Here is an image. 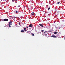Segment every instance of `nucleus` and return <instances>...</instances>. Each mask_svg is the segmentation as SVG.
Returning a JSON list of instances; mask_svg holds the SVG:
<instances>
[{
	"label": "nucleus",
	"mask_w": 65,
	"mask_h": 65,
	"mask_svg": "<svg viewBox=\"0 0 65 65\" xmlns=\"http://www.w3.org/2000/svg\"><path fill=\"white\" fill-rule=\"evenodd\" d=\"M12 25V22H9L8 24L9 27H11V25Z\"/></svg>",
	"instance_id": "nucleus-1"
},
{
	"label": "nucleus",
	"mask_w": 65,
	"mask_h": 65,
	"mask_svg": "<svg viewBox=\"0 0 65 65\" xmlns=\"http://www.w3.org/2000/svg\"><path fill=\"white\" fill-rule=\"evenodd\" d=\"M44 35H45V36H46L48 34V32H47V31H45L44 32Z\"/></svg>",
	"instance_id": "nucleus-2"
},
{
	"label": "nucleus",
	"mask_w": 65,
	"mask_h": 65,
	"mask_svg": "<svg viewBox=\"0 0 65 65\" xmlns=\"http://www.w3.org/2000/svg\"><path fill=\"white\" fill-rule=\"evenodd\" d=\"M52 38H57V37L56 36L53 35L51 36Z\"/></svg>",
	"instance_id": "nucleus-3"
},
{
	"label": "nucleus",
	"mask_w": 65,
	"mask_h": 65,
	"mask_svg": "<svg viewBox=\"0 0 65 65\" xmlns=\"http://www.w3.org/2000/svg\"><path fill=\"white\" fill-rule=\"evenodd\" d=\"M4 20V21H8V19H5Z\"/></svg>",
	"instance_id": "nucleus-4"
},
{
	"label": "nucleus",
	"mask_w": 65,
	"mask_h": 65,
	"mask_svg": "<svg viewBox=\"0 0 65 65\" xmlns=\"http://www.w3.org/2000/svg\"><path fill=\"white\" fill-rule=\"evenodd\" d=\"M40 26H41V27H43L44 26L42 25V24H39V25Z\"/></svg>",
	"instance_id": "nucleus-5"
},
{
	"label": "nucleus",
	"mask_w": 65,
	"mask_h": 65,
	"mask_svg": "<svg viewBox=\"0 0 65 65\" xmlns=\"http://www.w3.org/2000/svg\"><path fill=\"white\" fill-rule=\"evenodd\" d=\"M29 27H31L32 26V24H30V25H29Z\"/></svg>",
	"instance_id": "nucleus-6"
},
{
	"label": "nucleus",
	"mask_w": 65,
	"mask_h": 65,
	"mask_svg": "<svg viewBox=\"0 0 65 65\" xmlns=\"http://www.w3.org/2000/svg\"><path fill=\"white\" fill-rule=\"evenodd\" d=\"M21 32H24V30H22L21 31Z\"/></svg>",
	"instance_id": "nucleus-7"
},
{
	"label": "nucleus",
	"mask_w": 65,
	"mask_h": 65,
	"mask_svg": "<svg viewBox=\"0 0 65 65\" xmlns=\"http://www.w3.org/2000/svg\"><path fill=\"white\" fill-rule=\"evenodd\" d=\"M12 2H16L15 1V0H12Z\"/></svg>",
	"instance_id": "nucleus-8"
},
{
	"label": "nucleus",
	"mask_w": 65,
	"mask_h": 65,
	"mask_svg": "<svg viewBox=\"0 0 65 65\" xmlns=\"http://www.w3.org/2000/svg\"><path fill=\"white\" fill-rule=\"evenodd\" d=\"M24 31H26V28H24Z\"/></svg>",
	"instance_id": "nucleus-9"
},
{
	"label": "nucleus",
	"mask_w": 65,
	"mask_h": 65,
	"mask_svg": "<svg viewBox=\"0 0 65 65\" xmlns=\"http://www.w3.org/2000/svg\"><path fill=\"white\" fill-rule=\"evenodd\" d=\"M31 14H32V15H34V12H33V13H31Z\"/></svg>",
	"instance_id": "nucleus-10"
},
{
	"label": "nucleus",
	"mask_w": 65,
	"mask_h": 65,
	"mask_svg": "<svg viewBox=\"0 0 65 65\" xmlns=\"http://www.w3.org/2000/svg\"><path fill=\"white\" fill-rule=\"evenodd\" d=\"M57 34V32H54V34Z\"/></svg>",
	"instance_id": "nucleus-11"
},
{
	"label": "nucleus",
	"mask_w": 65,
	"mask_h": 65,
	"mask_svg": "<svg viewBox=\"0 0 65 65\" xmlns=\"http://www.w3.org/2000/svg\"><path fill=\"white\" fill-rule=\"evenodd\" d=\"M50 7H49L48 8V11H49L50 10Z\"/></svg>",
	"instance_id": "nucleus-12"
},
{
	"label": "nucleus",
	"mask_w": 65,
	"mask_h": 65,
	"mask_svg": "<svg viewBox=\"0 0 65 65\" xmlns=\"http://www.w3.org/2000/svg\"><path fill=\"white\" fill-rule=\"evenodd\" d=\"M60 3V2H57V4H59Z\"/></svg>",
	"instance_id": "nucleus-13"
},
{
	"label": "nucleus",
	"mask_w": 65,
	"mask_h": 65,
	"mask_svg": "<svg viewBox=\"0 0 65 65\" xmlns=\"http://www.w3.org/2000/svg\"><path fill=\"white\" fill-rule=\"evenodd\" d=\"M18 7H20V5H18Z\"/></svg>",
	"instance_id": "nucleus-14"
},
{
	"label": "nucleus",
	"mask_w": 65,
	"mask_h": 65,
	"mask_svg": "<svg viewBox=\"0 0 65 65\" xmlns=\"http://www.w3.org/2000/svg\"><path fill=\"white\" fill-rule=\"evenodd\" d=\"M41 31L42 32H43V31H44V30H41Z\"/></svg>",
	"instance_id": "nucleus-15"
},
{
	"label": "nucleus",
	"mask_w": 65,
	"mask_h": 65,
	"mask_svg": "<svg viewBox=\"0 0 65 65\" xmlns=\"http://www.w3.org/2000/svg\"><path fill=\"white\" fill-rule=\"evenodd\" d=\"M19 25H20V24H21L20 23V22L19 23Z\"/></svg>",
	"instance_id": "nucleus-16"
},
{
	"label": "nucleus",
	"mask_w": 65,
	"mask_h": 65,
	"mask_svg": "<svg viewBox=\"0 0 65 65\" xmlns=\"http://www.w3.org/2000/svg\"><path fill=\"white\" fill-rule=\"evenodd\" d=\"M32 36H34V34H32Z\"/></svg>",
	"instance_id": "nucleus-17"
},
{
	"label": "nucleus",
	"mask_w": 65,
	"mask_h": 65,
	"mask_svg": "<svg viewBox=\"0 0 65 65\" xmlns=\"http://www.w3.org/2000/svg\"><path fill=\"white\" fill-rule=\"evenodd\" d=\"M16 13H18V11H16Z\"/></svg>",
	"instance_id": "nucleus-18"
},
{
	"label": "nucleus",
	"mask_w": 65,
	"mask_h": 65,
	"mask_svg": "<svg viewBox=\"0 0 65 65\" xmlns=\"http://www.w3.org/2000/svg\"><path fill=\"white\" fill-rule=\"evenodd\" d=\"M10 17L11 18H12V16H10Z\"/></svg>",
	"instance_id": "nucleus-19"
},
{
	"label": "nucleus",
	"mask_w": 65,
	"mask_h": 65,
	"mask_svg": "<svg viewBox=\"0 0 65 65\" xmlns=\"http://www.w3.org/2000/svg\"><path fill=\"white\" fill-rule=\"evenodd\" d=\"M13 17H14V18H15V19L16 17H15V16H14Z\"/></svg>",
	"instance_id": "nucleus-20"
},
{
	"label": "nucleus",
	"mask_w": 65,
	"mask_h": 65,
	"mask_svg": "<svg viewBox=\"0 0 65 65\" xmlns=\"http://www.w3.org/2000/svg\"><path fill=\"white\" fill-rule=\"evenodd\" d=\"M48 32H52V31H48Z\"/></svg>",
	"instance_id": "nucleus-21"
},
{
	"label": "nucleus",
	"mask_w": 65,
	"mask_h": 65,
	"mask_svg": "<svg viewBox=\"0 0 65 65\" xmlns=\"http://www.w3.org/2000/svg\"><path fill=\"white\" fill-rule=\"evenodd\" d=\"M26 28H28V27H26Z\"/></svg>",
	"instance_id": "nucleus-22"
},
{
	"label": "nucleus",
	"mask_w": 65,
	"mask_h": 65,
	"mask_svg": "<svg viewBox=\"0 0 65 65\" xmlns=\"http://www.w3.org/2000/svg\"><path fill=\"white\" fill-rule=\"evenodd\" d=\"M9 19H11V18H9Z\"/></svg>",
	"instance_id": "nucleus-23"
},
{
	"label": "nucleus",
	"mask_w": 65,
	"mask_h": 65,
	"mask_svg": "<svg viewBox=\"0 0 65 65\" xmlns=\"http://www.w3.org/2000/svg\"><path fill=\"white\" fill-rule=\"evenodd\" d=\"M60 27H59V29H60Z\"/></svg>",
	"instance_id": "nucleus-24"
},
{
	"label": "nucleus",
	"mask_w": 65,
	"mask_h": 65,
	"mask_svg": "<svg viewBox=\"0 0 65 65\" xmlns=\"http://www.w3.org/2000/svg\"><path fill=\"white\" fill-rule=\"evenodd\" d=\"M15 1H17L18 0H15Z\"/></svg>",
	"instance_id": "nucleus-25"
},
{
	"label": "nucleus",
	"mask_w": 65,
	"mask_h": 65,
	"mask_svg": "<svg viewBox=\"0 0 65 65\" xmlns=\"http://www.w3.org/2000/svg\"><path fill=\"white\" fill-rule=\"evenodd\" d=\"M5 27H6V26H5Z\"/></svg>",
	"instance_id": "nucleus-26"
},
{
	"label": "nucleus",
	"mask_w": 65,
	"mask_h": 65,
	"mask_svg": "<svg viewBox=\"0 0 65 65\" xmlns=\"http://www.w3.org/2000/svg\"><path fill=\"white\" fill-rule=\"evenodd\" d=\"M64 39H65V38H64Z\"/></svg>",
	"instance_id": "nucleus-27"
}]
</instances>
